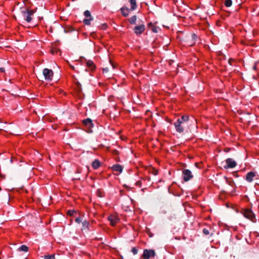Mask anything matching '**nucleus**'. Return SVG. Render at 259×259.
<instances>
[{"instance_id":"nucleus-19","label":"nucleus","mask_w":259,"mask_h":259,"mask_svg":"<svg viewBox=\"0 0 259 259\" xmlns=\"http://www.w3.org/2000/svg\"><path fill=\"white\" fill-rule=\"evenodd\" d=\"M82 228H83L82 229H85L88 228V226L89 225V223L88 221L85 220L82 222Z\"/></svg>"},{"instance_id":"nucleus-12","label":"nucleus","mask_w":259,"mask_h":259,"mask_svg":"<svg viewBox=\"0 0 259 259\" xmlns=\"http://www.w3.org/2000/svg\"><path fill=\"white\" fill-rule=\"evenodd\" d=\"M24 19L27 22H30L31 20V17L30 14L27 13L26 11H22Z\"/></svg>"},{"instance_id":"nucleus-2","label":"nucleus","mask_w":259,"mask_h":259,"mask_svg":"<svg viewBox=\"0 0 259 259\" xmlns=\"http://www.w3.org/2000/svg\"><path fill=\"white\" fill-rule=\"evenodd\" d=\"M182 175L183 180L185 182H188L191 179H192L193 177V176L191 172V171L187 169H185L182 171Z\"/></svg>"},{"instance_id":"nucleus-35","label":"nucleus","mask_w":259,"mask_h":259,"mask_svg":"<svg viewBox=\"0 0 259 259\" xmlns=\"http://www.w3.org/2000/svg\"><path fill=\"white\" fill-rule=\"evenodd\" d=\"M155 175L157 174V170H155V174H154Z\"/></svg>"},{"instance_id":"nucleus-36","label":"nucleus","mask_w":259,"mask_h":259,"mask_svg":"<svg viewBox=\"0 0 259 259\" xmlns=\"http://www.w3.org/2000/svg\"><path fill=\"white\" fill-rule=\"evenodd\" d=\"M106 27V24H104V28H105Z\"/></svg>"},{"instance_id":"nucleus-4","label":"nucleus","mask_w":259,"mask_h":259,"mask_svg":"<svg viewBox=\"0 0 259 259\" xmlns=\"http://www.w3.org/2000/svg\"><path fill=\"white\" fill-rule=\"evenodd\" d=\"M243 215L252 222H254L255 215L253 212L249 209H245L243 211Z\"/></svg>"},{"instance_id":"nucleus-28","label":"nucleus","mask_w":259,"mask_h":259,"mask_svg":"<svg viewBox=\"0 0 259 259\" xmlns=\"http://www.w3.org/2000/svg\"><path fill=\"white\" fill-rule=\"evenodd\" d=\"M26 12L30 14V16L32 15L34 13V11L33 10H26Z\"/></svg>"},{"instance_id":"nucleus-6","label":"nucleus","mask_w":259,"mask_h":259,"mask_svg":"<svg viewBox=\"0 0 259 259\" xmlns=\"http://www.w3.org/2000/svg\"><path fill=\"white\" fill-rule=\"evenodd\" d=\"M226 165L224 166L226 169L234 168L237 165L235 161L232 158H227L226 160Z\"/></svg>"},{"instance_id":"nucleus-31","label":"nucleus","mask_w":259,"mask_h":259,"mask_svg":"<svg viewBox=\"0 0 259 259\" xmlns=\"http://www.w3.org/2000/svg\"><path fill=\"white\" fill-rule=\"evenodd\" d=\"M203 232L204 234H205L206 235H208L209 234V231L207 229H203Z\"/></svg>"},{"instance_id":"nucleus-9","label":"nucleus","mask_w":259,"mask_h":259,"mask_svg":"<svg viewBox=\"0 0 259 259\" xmlns=\"http://www.w3.org/2000/svg\"><path fill=\"white\" fill-rule=\"evenodd\" d=\"M256 175L255 172L250 171L248 172L246 176V180L250 183L253 180V179L256 177Z\"/></svg>"},{"instance_id":"nucleus-1","label":"nucleus","mask_w":259,"mask_h":259,"mask_svg":"<svg viewBox=\"0 0 259 259\" xmlns=\"http://www.w3.org/2000/svg\"><path fill=\"white\" fill-rule=\"evenodd\" d=\"M133 31L137 35L141 34L145 30V26L144 22L140 19H138V23L132 28Z\"/></svg>"},{"instance_id":"nucleus-20","label":"nucleus","mask_w":259,"mask_h":259,"mask_svg":"<svg viewBox=\"0 0 259 259\" xmlns=\"http://www.w3.org/2000/svg\"><path fill=\"white\" fill-rule=\"evenodd\" d=\"M93 18H90L89 19H85L83 20V23L85 25H90L91 23V21L93 20Z\"/></svg>"},{"instance_id":"nucleus-22","label":"nucleus","mask_w":259,"mask_h":259,"mask_svg":"<svg viewBox=\"0 0 259 259\" xmlns=\"http://www.w3.org/2000/svg\"><path fill=\"white\" fill-rule=\"evenodd\" d=\"M197 37V36L195 34H192L191 35V38L194 41V42L192 44H189L190 46H193L194 44L195 41L196 40Z\"/></svg>"},{"instance_id":"nucleus-30","label":"nucleus","mask_w":259,"mask_h":259,"mask_svg":"<svg viewBox=\"0 0 259 259\" xmlns=\"http://www.w3.org/2000/svg\"><path fill=\"white\" fill-rule=\"evenodd\" d=\"M109 71L108 68L106 67L103 69V72L104 73H107Z\"/></svg>"},{"instance_id":"nucleus-17","label":"nucleus","mask_w":259,"mask_h":259,"mask_svg":"<svg viewBox=\"0 0 259 259\" xmlns=\"http://www.w3.org/2000/svg\"><path fill=\"white\" fill-rule=\"evenodd\" d=\"M138 19L136 16H133L131 18V24L137 25L138 23Z\"/></svg>"},{"instance_id":"nucleus-7","label":"nucleus","mask_w":259,"mask_h":259,"mask_svg":"<svg viewBox=\"0 0 259 259\" xmlns=\"http://www.w3.org/2000/svg\"><path fill=\"white\" fill-rule=\"evenodd\" d=\"M43 75L45 76V78L46 80H51L53 72L52 70L49 69L48 68H45L43 70Z\"/></svg>"},{"instance_id":"nucleus-23","label":"nucleus","mask_w":259,"mask_h":259,"mask_svg":"<svg viewBox=\"0 0 259 259\" xmlns=\"http://www.w3.org/2000/svg\"><path fill=\"white\" fill-rule=\"evenodd\" d=\"M87 63L88 67L92 69L94 68V65L93 62L92 61H88Z\"/></svg>"},{"instance_id":"nucleus-13","label":"nucleus","mask_w":259,"mask_h":259,"mask_svg":"<svg viewBox=\"0 0 259 259\" xmlns=\"http://www.w3.org/2000/svg\"><path fill=\"white\" fill-rule=\"evenodd\" d=\"M121 13L124 16H128L129 13H130V10L129 9L126 8V7H122L121 9Z\"/></svg>"},{"instance_id":"nucleus-18","label":"nucleus","mask_w":259,"mask_h":259,"mask_svg":"<svg viewBox=\"0 0 259 259\" xmlns=\"http://www.w3.org/2000/svg\"><path fill=\"white\" fill-rule=\"evenodd\" d=\"M19 250L20 251L27 252L28 250V248L27 246L22 245L19 248Z\"/></svg>"},{"instance_id":"nucleus-32","label":"nucleus","mask_w":259,"mask_h":259,"mask_svg":"<svg viewBox=\"0 0 259 259\" xmlns=\"http://www.w3.org/2000/svg\"><path fill=\"white\" fill-rule=\"evenodd\" d=\"M5 71L4 68L3 67H0V72H4Z\"/></svg>"},{"instance_id":"nucleus-11","label":"nucleus","mask_w":259,"mask_h":259,"mask_svg":"<svg viewBox=\"0 0 259 259\" xmlns=\"http://www.w3.org/2000/svg\"><path fill=\"white\" fill-rule=\"evenodd\" d=\"M83 124L85 126H88L89 128H90L93 126L92 121L89 118L84 120Z\"/></svg>"},{"instance_id":"nucleus-15","label":"nucleus","mask_w":259,"mask_h":259,"mask_svg":"<svg viewBox=\"0 0 259 259\" xmlns=\"http://www.w3.org/2000/svg\"><path fill=\"white\" fill-rule=\"evenodd\" d=\"M189 117L187 115H184L182 116L181 118L178 119V120H180L183 123H185L187 121L189 120Z\"/></svg>"},{"instance_id":"nucleus-14","label":"nucleus","mask_w":259,"mask_h":259,"mask_svg":"<svg viewBox=\"0 0 259 259\" xmlns=\"http://www.w3.org/2000/svg\"><path fill=\"white\" fill-rule=\"evenodd\" d=\"M100 162L97 159L95 160L92 163V166L95 169H97L100 166Z\"/></svg>"},{"instance_id":"nucleus-21","label":"nucleus","mask_w":259,"mask_h":259,"mask_svg":"<svg viewBox=\"0 0 259 259\" xmlns=\"http://www.w3.org/2000/svg\"><path fill=\"white\" fill-rule=\"evenodd\" d=\"M232 1L231 0H226L225 2V5L226 7H229L232 5Z\"/></svg>"},{"instance_id":"nucleus-33","label":"nucleus","mask_w":259,"mask_h":259,"mask_svg":"<svg viewBox=\"0 0 259 259\" xmlns=\"http://www.w3.org/2000/svg\"><path fill=\"white\" fill-rule=\"evenodd\" d=\"M136 185H138L139 186H141V182L140 181H138L136 183Z\"/></svg>"},{"instance_id":"nucleus-24","label":"nucleus","mask_w":259,"mask_h":259,"mask_svg":"<svg viewBox=\"0 0 259 259\" xmlns=\"http://www.w3.org/2000/svg\"><path fill=\"white\" fill-rule=\"evenodd\" d=\"M84 15L86 17H89V18H92V17L91 16V13L88 10H86L84 12Z\"/></svg>"},{"instance_id":"nucleus-27","label":"nucleus","mask_w":259,"mask_h":259,"mask_svg":"<svg viewBox=\"0 0 259 259\" xmlns=\"http://www.w3.org/2000/svg\"><path fill=\"white\" fill-rule=\"evenodd\" d=\"M132 251L134 254H136L138 253V250L135 247L132 248Z\"/></svg>"},{"instance_id":"nucleus-37","label":"nucleus","mask_w":259,"mask_h":259,"mask_svg":"<svg viewBox=\"0 0 259 259\" xmlns=\"http://www.w3.org/2000/svg\"><path fill=\"white\" fill-rule=\"evenodd\" d=\"M12 161H12V159H11L10 160V162L12 163Z\"/></svg>"},{"instance_id":"nucleus-8","label":"nucleus","mask_w":259,"mask_h":259,"mask_svg":"<svg viewBox=\"0 0 259 259\" xmlns=\"http://www.w3.org/2000/svg\"><path fill=\"white\" fill-rule=\"evenodd\" d=\"M108 220L110 222L112 226H115L119 221L117 215L115 214H111L108 217Z\"/></svg>"},{"instance_id":"nucleus-29","label":"nucleus","mask_w":259,"mask_h":259,"mask_svg":"<svg viewBox=\"0 0 259 259\" xmlns=\"http://www.w3.org/2000/svg\"><path fill=\"white\" fill-rule=\"evenodd\" d=\"M75 222H76V223H80V222H81V218H80V217L76 218L75 219Z\"/></svg>"},{"instance_id":"nucleus-3","label":"nucleus","mask_w":259,"mask_h":259,"mask_svg":"<svg viewBox=\"0 0 259 259\" xmlns=\"http://www.w3.org/2000/svg\"><path fill=\"white\" fill-rule=\"evenodd\" d=\"M155 255V252L152 249H144L143 254V259H149Z\"/></svg>"},{"instance_id":"nucleus-5","label":"nucleus","mask_w":259,"mask_h":259,"mask_svg":"<svg viewBox=\"0 0 259 259\" xmlns=\"http://www.w3.org/2000/svg\"><path fill=\"white\" fill-rule=\"evenodd\" d=\"M184 123L180 120H178L174 123V126L176 131L178 133H183L184 131Z\"/></svg>"},{"instance_id":"nucleus-26","label":"nucleus","mask_w":259,"mask_h":259,"mask_svg":"<svg viewBox=\"0 0 259 259\" xmlns=\"http://www.w3.org/2000/svg\"><path fill=\"white\" fill-rule=\"evenodd\" d=\"M68 214L70 215H73L74 213H76V211L74 210H70L68 211Z\"/></svg>"},{"instance_id":"nucleus-25","label":"nucleus","mask_w":259,"mask_h":259,"mask_svg":"<svg viewBox=\"0 0 259 259\" xmlns=\"http://www.w3.org/2000/svg\"><path fill=\"white\" fill-rule=\"evenodd\" d=\"M45 259H55V255H47L45 256Z\"/></svg>"},{"instance_id":"nucleus-16","label":"nucleus","mask_w":259,"mask_h":259,"mask_svg":"<svg viewBox=\"0 0 259 259\" xmlns=\"http://www.w3.org/2000/svg\"><path fill=\"white\" fill-rule=\"evenodd\" d=\"M137 6L136 0H131V11L135 10Z\"/></svg>"},{"instance_id":"nucleus-10","label":"nucleus","mask_w":259,"mask_h":259,"mask_svg":"<svg viewBox=\"0 0 259 259\" xmlns=\"http://www.w3.org/2000/svg\"><path fill=\"white\" fill-rule=\"evenodd\" d=\"M112 169L114 171L119 172L121 173L122 171V167L119 164L113 165L112 167Z\"/></svg>"},{"instance_id":"nucleus-34","label":"nucleus","mask_w":259,"mask_h":259,"mask_svg":"<svg viewBox=\"0 0 259 259\" xmlns=\"http://www.w3.org/2000/svg\"><path fill=\"white\" fill-rule=\"evenodd\" d=\"M110 64H111V66H112L113 69H114V67H114V65H113V64L111 62V61H110Z\"/></svg>"}]
</instances>
